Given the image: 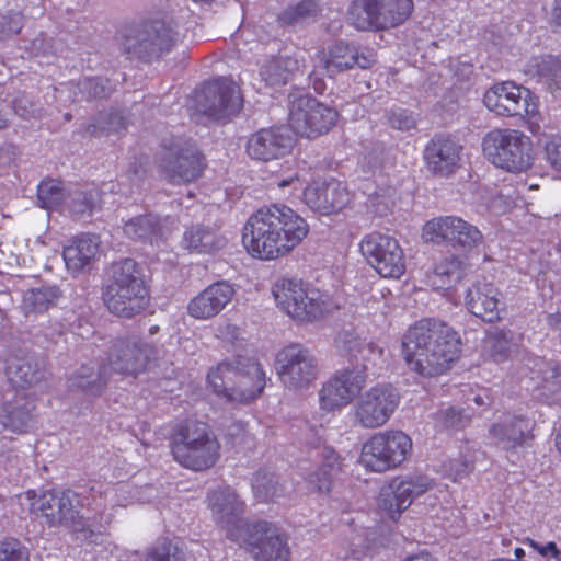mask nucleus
I'll list each match as a JSON object with an SVG mask.
<instances>
[{
	"label": "nucleus",
	"mask_w": 561,
	"mask_h": 561,
	"mask_svg": "<svg viewBox=\"0 0 561 561\" xmlns=\"http://www.w3.org/2000/svg\"><path fill=\"white\" fill-rule=\"evenodd\" d=\"M376 505L378 512L391 522H398L409 508L393 479L380 488Z\"/></svg>",
	"instance_id": "42"
},
{
	"label": "nucleus",
	"mask_w": 561,
	"mask_h": 561,
	"mask_svg": "<svg viewBox=\"0 0 561 561\" xmlns=\"http://www.w3.org/2000/svg\"><path fill=\"white\" fill-rule=\"evenodd\" d=\"M545 159L550 168L561 173V135L551 136L543 146Z\"/></svg>",
	"instance_id": "57"
},
{
	"label": "nucleus",
	"mask_w": 561,
	"mask_h": 561,
	"mask_svg": "<svg viewBox=\"0 0 561 561\" xmlns=\"http://www.w3.org/2000/svg\"><path fill=\"white\" fill-rule=\"evenodd\" d=\"M272 295L276 307L299 324L320 321L340 308L332 295L298 278H278L272 286Z\"/></svg>",
	"instance_id": "4"
},
{
	"label": "nucleus",
	"mask_w": 561,
	"mask_h": 561,
	"mask_svg": "<svg viewBox=\"0 0 561 561\" xmlns=\"http://www.w3.org/2000/svg\"><path fill=\"white\" fill-rule=\"evenodd\" d=\"M524 72L533 80L541 83L553 95L561 100V62L552 56H537L527 61Z\"/></svg>",
	"instance_id": "32"
},
{
	"label": "nucleus",
	"mask_w": 561,
	"mask_h": 561,
	"mask_svg": "<svg viewBox=\"0 0 561 561\" xmlns=\"http://www.w3.org/2000/svg\"><path fill=\"white\" fill-rule=\"evenodd\" d=\"M103 299L107 309L118 317L131 318L142 311L149 301L141 268L131 259L112 264Z\"/></svg>",
	"instance_id": "5"
},
{
	"label": "nucleus",
	"mask_w": 561,
	"mask_h": 561,
	"mask_svg": "<svg viewBox=\"0 0 561 561\" xmlns=\"http://www.w3.org/2000/svg\"><path fill=\"white\" fill-rule=\"evenodd\" d=\"M535 376L529 379L534 381L531 388L535 396L548 404L561 402V366L553 367L543 360H537Z\"/></svg>",
	"instance_id": "33"
},
{
	"label": "nucleus",
	"mask_w": 561,
	"mask_h": 561,
	"mask_svg": "<svg viewBox=\"0 0 561 561\" xmlns=\"http://www.w3.org/2000/svg\"><path fill=\"white\" fill-rule=\"evenodd\" d=\"M462 261L454 255L437 262L433 270L426 273V284L434 290L449 291L465 277Z\"/></svg>",
	"instance_id": "35"
},
{
	"label": "nucleus",
	"mask_w": 561,
	"mask_h": 561,
	"mask_svg": "<svg viewBox=\"0 0 561 561\" xmlns=\"http://www.w3.org/2000/svg\"><path fill=\"white\" fill-rule=\"evenodd\" d=\"M252 490L259 502H270L282 496L285 492L284 485L278 478L267 471H257L252 478Z\"/></svg>",
	"instance_id": "47"
},
{
	"label": "nucleus",
	"mask_w": 561,
	"mask_h": 561,
	"mask_svg": "<svg viewBox=\"0 0 561 561\" xmlns=\"http://www.w3.org/2000/svg\"><path fill=\"white\" fill-rule=\"evenodd\" d=\"M233 386L227 392V401L248 403L256 399L265 387V373L257 360L248 358L239 360L233 367Z\"/></svg>",
	"instance_id": "24"
},
{
	"label": "nucleus",
	"mask_w": 561,
	"mask_h": 561,
	"mask_svg": "<svg viewBox=\"0 0 561 561\" xmlns=\"http://www.w3.org/2000/svg\"><path fill=\"white\" fill-rule=\"evenodd\" d=\"M351 360L363 362L362 367L353 366L336 371L318 390V404L322 413H335L346 408L362 392L367 381L369 365H376L383 357V350L358 336L345 341Z\"/></svg>",
	"instance_id": "3"
},
{
	"label": "nucleus",
	"mask_w": 561,
	"mask_h": 561,
	"mask_svg": "<svg viewBox=\"0 0 561 561\" xmlns=\"http://www.w3.org/2000/svg\"><path fill=\"white\" fill-rule=\"evenodd\" d=\"M5 374L9 381L15 387H24L35 379V370L31 360L19 356H12L7 360Z\"/></svg>",
	"instance_id": "49"
},
{
	"label": "nucleus",
	"mask_w": 561,
	"mask_h": 561,
	"mask_svg": "<svg viewBox=\"0 0 561 561\" xmlns=\"http://www.w3.org/2000/svg\"><path fill=\"white\" fill-rule=\"evenodd\" d=\"M219 443L205 423L186 421L180 426L172 442L174 460L192 470H204L219 458Z\"/></svg>",
	"instance_id": "9"
},
{
	"label": "nucleus",
	"mask_w": 561,
	"mask_h": 561,
	"mask_svg": "<svg viewBox=\"0 0 561 561\" xmlns=\"http://www.w3.org/2000/svg\"><path fill=\"white\" fill-rule=\"evenodd\" d=\"M387 122L392 128L402 131L411 130L416 126L413 113L400 107L387 112Z\"/></svg>",
	"instance_id": "56"
},
{
	"label": "nucleus",
	"mask_w": 561,
	"mask_h": 561,
	"mask_svg": "<svg viewBox=\"0 0 561 561\" xmlns=\"http://www.w3.org/2000/svg\"><path fill=\"white\" fill-rule=\"evenodd\" d=\"M13 110L23 118H39L42 116V110L36 107L26 95H21L13 101Z\"/></svg>",
	"instance_id": "63"
},
{
	"label": "nucleus",
	"mask_w": 561,
	"mask_h": 561,
	"mask_svg": "<svg viewBox=\"0 0 561 561\" xmlns=\"http://www.w3.org/2000/svg\"><path fill=\"white\" fill-rule=\"evenodd\" d=\"M483 105L501 117L520 116L531 133H536L541 123L537 96L514 81L494 83L483 93Z\"/></svg>",
	"instance_id": "10"
},
{
	"label": "nucleus",
	"mask_w": 561,
	"mask_h": 561,
	"mask_svg": "<svg viewBox=\"0 0 561 561\" xmlns=\"http://www.w3.org/2000/svg\"><path fill=\"white\" fill-rule=\"evenodd\" d=\"M439 419L445 427L458 428L469 423L470 415L460 409L449 407L439 412Z\"/></svg>",
	"instance_id": "59"
},
{
	"label": "nucleus",
	"mask_w": 561,
	"mask_h": 561,
	"mask_svg": "<svg viewBox=\"0 0 561 561\" xmlns=\"http://www.w3.org/2000/svg\"><path fill=\"white\" fill-rule=\"evenodd\" d=\"M538 187V184H529L528 186L523 184L517 191L518 196L516 198H513L508 194L501 193L492 196L490 202L486 203V207L494 215L504 214L512 207V205L518 206L519 201L524 202L523 195L526 191L537 190Z\"/></svg>",
	"instance_id": "54"
},
{
	"label": "nucleus",
	"mask_w": 561,
	"mask_h": 561,
	"mask_svg": "<svg viewBox=\"0 0 561 561\" xmlns=\"http://www.w3.org/2000/svg\"><path fill=\"white\" fill-rule=\"evenodd\" d=\"M232 376L233 366L229 363H221L210 369L207 375V382L215 393L227 400V392H229L230 389L228 382L232 381Z\"/></svg>",
	"instance_id": "52"
},
{
	"label": "nucleus",
	"mask_w": 561,
	"mask_h": 561,
	"mask_svg": "<svg viewBox=\"0 0 561 561\" xmlns=\"http://www.w3.org/2000/svg\"><path fill=\"white\" fill-rule=\"evenodd\" d=\"M299 69V62L293 58H271L260 67V77L270 87L285 84L294 71Z\"/></svg>",
	"instance_id": "43"
},
{
	"label": "nucleus",
	"mask_w": 561,
	"mask_h": 561,
	"mask_svg": "<svg viewBox=\"0 0 561 561\" xmlns=\"http://www.w3.org/2000/svg\"><path fill=\"white\" fill-rule=\"evenodd\" d=\"M511 344L507 334L503 330L490 331L483 342V351L495 362L507 357Z\"/></svg>",
	"instance_id": "51"
},
{
	"label": "nucleus",
	"mask_w": 561,
	"mask_h": 561,
	"mask_svg": "<svg viewBox=\"0 0 561 561\" xmlns=\"http://www.w3.org/2000/svg\"><path fill=\"white\" fill-rule=\"evenodd\" d=\"M59 298V290L55 286L31 288L23 295L22 308L26 314L45 312L54 306Z\"/></svg>",
	"instance_id": "44"
},
{
	"label": "nucleus",
	"mask_w": 561,
	"mask_h": 561,
	"mask_svg": "<svg viewBox=\"0 0 561 561\" xmlns=\"http://www.w3.org/2000/svg\"><path fill=\"white\" fill-rule=\"evenodd\" d=\"M484 158L512 173L528 171L534 163L533 144L523 131L511 128H494L481 141Z\"/></svg>",
	"instance_id": "7"
},
{
	"label": "nucleus",
	"mask_w": 561,
	"mask_h": 561,
	"mask_svg": "<svg viewBox=\"0 0 561 561\" xmlns=\"http://www.w3.org/2000/svg\"><path fill=\"white\" fill-rule=\"evenodd\" d=\"M465 306L473 316L492 322L500 318L499 290L486 282H477L466 294Z\"/></svg>",
	"instance_id": "30"
},
{
	"label": "nucleus",
	"mask_w": 561,
	"mask_h": 561,
	"mask_svg": "<svg viewBox=\"0 0 561 561\" xmlns=\"http://www.w3.org/2000/svg\"><path fill=\"white\" fill-rule=\"evenodd\" d=\"M306 181L298 172H291L275 181L276 186L289 197H302L306 205L321 215H331L343 210L352 199L346 186L335 180L312 182L305 186Z\"/></svg>",
	"instance_id": "8"
},
{
	"label": "nucleus",
	"mask_w": 561,
	"mask_h": 561,
	"mask_svg": "<svg viewBox=\"0 0 561 561\" xmlns=\"http://www.w3.org/2000/svg\"><path fill=\"white\" fill-rule=\"evenodd\" d=\"M296 139L286 127L263 128L251 135L247 142V153L259 161L279 159L295 147Z\"/></svg>",
	"instance_id": "23"
},
{
	"label": "nucleus",
	"mask_w": 561,
	"mask_h": 561,
	"mask_svg": "<svg viewBox=\"0 0 561 561\" xmlns=\"http://www.w3.org/2000/svg\"><path fill=\"white\" fill-rule=\"evenodd\" d=\"M159 167L171 183L180 184L197 180L205 162L195 144L178 137L163 144Z\"/></svg>",
	"instance_id": "15"
},
{
	"label": "nucleus",
	"mask_w": 561,
	"mask_h": 561,
	"mask_svg": "<svg viewBox=\"0 0 561 561\" xmlns=\"http://www.w3.org/2000/svg\"><path fill=\"white\" fill-rule=\"evenodd\" d=\"M226 240L215 231L199 225L187 228L183 234L182 245L196 253H211L221 249Z\"/></svg>",
	"instance_id": "39"
},
{
	"label": "nucleus",
	"mask_w": 561,
	"mask_h": 561,
	"mask_svg": "<svg viewBox=\"0 0 561 561\" xmlns=\"http://www.w3.org/2000/svg\"><path fill=\"white\" fill-rule=\"evenodd\" d=\"M178 41V33L171 22L153 21L140 34L139 47L150 55L168 51Z\"/></svg>",
	"instance_id": "36"
},
{
	"label": "nucleus",
	"mask_w": 561,
	"mask_h": 561,
	"mask_svg": "<svg viewBox=\"0 0 561 561\" xmlns=\"http://www.w3.org/2000/svg\"><path fill=\"white\" fill-rule=\"evenodd\" d=\"M243 335L244 331L240 327L229 322L219 325L216 332V336L229 345L239 344L244 340Z\"/></svg>",
	"instance_id": "62"
},
{
	"label": "nucleus",
	"mask_w": 561,
	"mask_h": 561,
	"mask_svg": "<svg viewBox=\"0 0 561 561\" xmlns=\"http://www.w3.org/2000/svg\"><path fill=\"white\" fill-rule=\"evenodd\" d=\"M48 527H67L73 531L83 530L85 522L80 514V497L70 490L56 492L45 524Z\"/></svg>",
	"instance_id": "28"
},
{
	"label": "nucleus",
	"mask_w": 561,
	"mask_h": 561,
	"mask_svg": "<svg viewBox=\"0 0 561 561\" xmlns=\"http://www.w3.org/2000/svg\"><path fill=\"white\" fill-rule=\"evenodd\" d=\"M174 224L170 218L160 219L154 215L138 216L125 224L124 233L130 239L158 243L172 231Z\"/></svg>",
	"instance_id": "31"
},
{
	"label": "nucleus",
	"mask_w": 561,
	"mask_h": 561,
	"mask_svg": "<svg viewBox=\"0 0 561 561\" xmlns=\"http://www.w3.org/2000/svg\"><path fill=\"white\" fill-rule=\"evenodd\" d=\"M154 355L153 347L148 343H127L116 346L110 354L107 363L104 364L98 375L90 368L83 367L80 373L71 378V386L83 391L99 393L105 378L116 373L123 377L136 378L146 373Z\"/></svg>",
	"instance_id": "6"
},
{
	"label": "nucleus",
	"mask_w": 561,
	"mask_h": 561,
	"mask_svg": "<svg viewBox=\"0 0 561 561\" xmlns=\"http://www.w3.org/2000/svg\"><path fill=\"white\" fill-rule=\"evenodd\" d=\"M208 508L214 522L225 531L226 537L238 542L245 533V528L252 527L243 518L245 503L230 486H218L207 495Z\"/></svg>",
	"instance_id": "18"
},
{
	"label": "nucleus",
	"mask_w": 561,
	"mask_h": 561,
	"mask_svg": "<svg viewBox=\"0 0 561 561\" xmlns=\"http://www.w3.org/2000/svg\"><path fill=\"white\" fill-rule=\"evenodd\" d=\"M412 453V439L402 431L373 434L360 448L359 465L367 471L383 473L400 467Z\"/></svg>",
	"instance_id": "11"
},
{
	"label": "nucleus",
	"mask_w": 561,
	"mask_h": 561,
	"mask_svg": "<svg viewBox=\"0 0 561 561\" xmlns=\"http://www.w3.org/2000/svg\"><path fill=\"white\" fill-rule=\"evenodd\" d=\"M149 490L148 488L140 490L127 484L106 486L104 491L99 493L98 497H94L91 511L95 517H99L100 523L108 524L118 507L125 508L135 503L147 501L142 493Z\"/></svg>",
	"instance_id": "27"
},
{
	"label": "nucleus",
	"mask_w": 561,
	"mask_h": 561,
	"mask_svg": "<svg viewBox=\"0 0 561 561\" xmlns=\"http://www.w3.org/2000/svg\"><path fill=\"white\" fill-rule=\"evenodd\" d=\"M370 64V59L364 56H359L357 48L354 45L339 42L328 48V50L320 51L317 55V64L311 78H314L313 88L317 92L322 93L324 90V83L318 80V76L323 72L330 77L333 75L350 69L357 65L360 68H367Z\"/></svg>",
	"instance_id": "22"
},
{
	"label": "nucleus",
	"mask_w": 561,
	"mask_h": 561,
	"mask_svg": "<svg viewBox=\"0 0 561 561\" xmlns=\"http://www.w3.org/2000/svg\"><path fill=\"white\" fill-rule=\"evenodd\" d=\"M474 456L469 446H465L457 454L451 455L443 463V474L454 482L466 478L473 469Z\"/></svg>",
	"instance_id": "46"
},
{
	"label": "nucleus",
	"mask_w": 561,
	"mask_h": 561,
	"mask_svg": "<svg viewBox=\"0 0 561 561\" xmlns=\"http://www.w3.org/2000/svg\"><path fill=\"white\" fill-rule=\"evenodd\" d=\"M38 201L43 208H58L66 202V194L62 185L57 180L41 182L37 188Z\"/></svg>",
	"instance_id": "50"
},
{
	"label": "nucleus",
	"mask_w": 561,
	"mask_h": 561,
	"mask_svg": "<svg viewBox=\"0 0 561 561\" xmlns=\"http://www.w3.org/2000/svg\"><path fill=\"white\" fill-rule=\"evenodd\" d=\"M412 11V0H355L347 22L359 31L389 30L403 24Z\"/></svg>",
	"instance_id": "12"
},
{
	"label": "nucleus",
	"mask_w": 561,
	"mask_h": 561,
	"mask_svg": "<svg viewBox=\"0 0 561 561\" xmlns=\"http://www.w3.org/2000/svg\"><path fill=\"white\" fill-rule=\"evenodd\" d=\"M236 289L226 280L210 284L187 304L190 317L196 320H209L219 314L232 300Z\"/></svg>",
	"instance_id": "25"
},
{
	"label": "nucleus",
	"mask_w": 561,
	"mask_h": 561,
	"mask_svg": "<svg viewBox=\"0 0 561 561\" xmlns=\"http://www.w3.org/2000/svg\"><path fill=\"white\" fill-rule=\"evenodd\" d=\"M531 422L519 415L503 413L489 428V439L502 449L511 450L525 445L530 438Z\"/></svg>",
	"instance_id": "26"
},
{
	"label": "nucleus",
	"mask_w": 561,
	"mask_h": 561,
	"mask_svg": "<svg viewBox=\"0 0 561 561\" xmlns=\"http://www.w3.org/2000/svg\"><path fill=\"white\" fill-rule=\"evenodd\" d=\"M426 243H448L454 247L472 249L483 239L481 231L472 224L458 216H438L427 220L421 232Z\"/></svg>",
	"instance_id": "19"
},
{
	"label": "nucleus",
	"mask_w": 561,
	"mask_h": 561,
	"mask_svg": "<svg viewBox=\"0 0 561 561\" xmlns=\"http://www.w3.org/2000/svg\"><path fill=\"white\" fill-rule=\"evenodd\" d=\"M341 469V457L334 449L324 447L321 451V465L308 474L307 481L318 492L329 493Z\"/></svg>",
	"instance_id": "37"
},
{
	"label": "nucleus",
	"mask_w": 561,
	"mask_h": 561,
	"mask_svg": "<svg viewBox=\"0 0 561 561\" xmlns=\"http://www.w3.org/2000/svg\"><path fill=\"white\" fill-rule=\"evenodd\" d=\"M56 492L51 490H27L16 496L19 514L31 516L45 524Z\"/></svg>",
	"instance_id": "38"
},
{
	"label": "nucleus",
	"mask_w": 561,
	"mask_h": 561,
	"mask_svg": "<svg viewBox=\"0 0 561 561\" xmlns=\"http://www.w3.org/2000/svg\"><path fill=\"white\" fill-rule=\"evenodd\" d=\"M461 340L447 323L437 319H421L401 339V355L409 368L422 377L444 374L459 357Z\"/></svg>",
	"instance_id": "2"
},
{
	"label": "nucleus",
	"mask_w": 561,
	"mask_h": 561,
	"mask_svg": "<svg viewBox=\"0 0 561 561\" xmlns=\"http://www.w3.org/2000/svg\"><path fill=\"white\" fill-rule=\"evenodd\" d=\"M23 18L20 12H11L8 15H0V41L18 34L23 26Z\"/></svg>",
	"instance_id": "61"
},
{
	"label": "nucleus",
	"mask_w": 561,
	"mask_h": 561,
	"mask_svg": "<svg viewBox=\"0 0 561 561\" xmlns=\"http://www.w3.org/2000/svg\"><path fill=\"white\" fill-rule=\"evenodd\" d=\"M528 545L537 551L546 561H561V550L553 541L539 543L533 539H527Z\"/></svg>",
	"instance_id": "64"
},
{
	"label": "nucleus",
	"mask_w": 561,
	"mask_h": 561,
	"mask_svg": "<svg viewBox=\"0 0 561 561\" xmlns=\"http://www.w3.org/2000/svg\"><path fill=\"white\" fill-rule=\"evenodd\" d=\"M237 543L257 561H290L287 538L268 522L252 523Z\"/></svg>",
	"instance_id": "20"
},
{
	"label": "nucleus",
	"mask_w": 561,
	"mask_h": 561,
	"mask_svg": "<svg viewBox=\"0 0 561 561\" xmlns=\"http://www.w3.org/2000/svg\"><path fill=\"white\" fill-rule=\"evenodd\" d=\"M275 370L283 386L290 391L308 389L319 376L317 358L309 348L298 343L286 345L277 352Z\"/></svg>",
	"instance_id": "13"
},
{
	"label": "nucleus",
	"mask_w": 561,
	"mask_h": 561,
	"mask_svg": "<svg viewBox=\"0 0 561 561\" xmlns=\"http://www.w3.org/2000/svg\"><path fill=\"white\" fill-rule=\"evenodd\" d=\"M197 110L213 119H224L242 107L240 88L229 79H220L203 88L196 96Z\"/></svg>",
	"instance_id": "21"
},
{
	"label": "nucleus",
	"mask_w": 561,
	"mask_h": 561,
	"mask_svg": "<svg viewBox=\"0 0 561 561\" xmlns=\"http://www.w3.org/2000/svg\"><path fill=\"white\" fill-rule=\"evenodd\" d=\"M0 561H30L28 549L18 539L0 541Z\"/></svg>",
	"instance_id": "55"
},
{
	"label": "nucleus",
	"mask_w": 561,
	"mask_h": 561,
	"mask_svg": "<svg viewBox=\"0 0 561 561\" xmlns=\"http://www.w3.org/2000/svg\"><path fill=\"white\" fill-rule=\"evenodd\" d=\"M354 417L363 428L383 426L400 403L398 391L389 383H378L358 394Z\"/></svg>",
	"instance_id": "17"
},
{
	"label": "nucleus",
	"mask_w": 561,
	"mask_h": 561,
	"mask_svg": "<svg viewBox=\"0 0 561 561\" xmlns=\"http://www.w3.org/2000/svg\"><path fill=\"white\" fill-rule=\"evenodd\" d=\"M393 481L409 507L414 501L433 491L436 485L432 477L419 472L397 477Z\"/></svg>",
	"instance_id": "41"
},
{
	"label": "nucleus",
	"mask_w": 561,
	"mask_h": 561,
	"mask_svg": "<svg viewBox=\"0 0 561 561\" xmlns=\"http://www.w3.org/2000/svg\"><path fill=\"white\" fill-rule=\"evenodd\" d=\"M366 262L385 278H399L405 272V257L399 241L387 233H366L358 243Z\"/></svg>",
	"instance_id": "16"
},
{
	"label": "nucleus",
	"mask_w": 561,
	"mask_h": 561,
	"mask_svg": "<svg viewBox=\"0 0 561 561\" xmlns=\"http://www.w3.org/2000/svg\"><path fill=\"white\" fill-rule=\"evenodd\" d=\"M184 552L178 542L163 540L157 543L140 561H184Z\"/></svg>",
	"instance_id": "53"
},
{
	"label": "nucleus",
	"mask_w": 561,
	"mask_h": 561,
	"mask_svg": "<svg viewBox=\"0 0 561 561\" xmlns=\"http://www.w3.org/2000/svg\"><path fill=\"white\" fill-rule=\"evenodd\" d=\"M100 240L93 234H81L64 248L62 256L67 270L72 273L82 272L95 259Z\"/></svg>",
	"instance_id": "34"
},
{
	"label": "nucleus",
	"mask_w": 561,
	"mask_h": 561,
	"mask_svg": "<svg viewBox=\"0 0 561 561\" xmlns=\"http://www.w3.org/2000/svg\"><path fill=\"white\" fill-rule=\"evenodd\" d=\"M124 118L119 114H111L107 116L106 122L103 118L98 124H90L88 131L93 135H100L102 133H118L124 128Z\"/></svg>",
	"instance_id": "60"
},
{
	"label": "nucleus",
	"mask_w": 561,
	"mask_h": 561,
	"mask_svg": "<svg viewBox=\"0 0 561 561\" xmlns=\"http://www.w3.org/2000/svg\"><path fill=\"white\" fill-rule=\"evenodd\" d=\"M337 113L302 91L289 95V125L293 130L307 138H316L335 124Z\"/></svg>",
	"instance_id": "14"
},
{
	"label": "nucleus",
	"mask_w": 561,
	"mask_h": 561,
	"mask_svg": "<svg viewBox=\"0 0 561 561\" xmlns=\"http://www.w3.org/2000/svg\"><path fill=\"white\" fill-rule=\"evenodd\" d=\"M370 547L369 531L362 526H350L337 538V553L343 558L360 559Z\"/></svg>",
	"instance_id": "40"
},
{
	"label": "nucleus",
	"mask_w": 561,
	"mask_h": 561,
	"mask_svg": "<svg viewBox=\"0 0 561 561\" xmlns=\"http://www.w3.org/2000/svg\"><path fill=\"white\" fill-rule=\"evenodd\" d=\"M67 207L72 214L84 215L91 214L95 207L92 194L79 192L72 196H66Z\"/></svg>",
	"instance_id": "58"
},
{
	"label": "nucleus",
	"mask_w": 561,
	"mask_h": 561,
	"mask_svg": "<svg viewBox=\"0 0 561 561\" xmlns=\"http://www.w3.org/2000/svg\"><path fill=\"white\" fill-rule=\"evenodd\" d=\"M30 421L31 408L26 403L23 405L7 404L0 413L1 424L13 433L25 432Z\"/></svg>",
	"instance_id": "48"
},
{
	"label": "nucleus",
	"mask_w": 561,
	"mask_h": 561,
	"mask_svg": "<svg viewBox=\"0 0 561 561\" xmlns=\"http://www.w3.org/2000/svg\"><path fill=\"white\" fill-rule=\"evenodd\" d=\"M461 147L451 138H433L424 150L427 168L436 174L447 175L454 171L460 160Z\"/></svg>",
	"instance_id": "29"
},
{
	"label": "nucleus",
	"mask_w": 561,
	"mask_h": 561,
	"mask_svg": "<svg viewBox=\"0 0 561 561\" xmlns=\"http://www.w3.org/2000/svg\"><path fill=\"white\" fill-rule=\"evenodd\" d=\"M319 13V5L313 0H302L285 8L277 16L282 26H297L313 20Z\"/></svg>",
	"instance_id": "45"
},
{
	"label": "nucleus",
	"mask_w": 561,
	"mask_h": 561,
	"mask_svg": "<svg viewBox=\"0 0 561 561\" xmlns=\"http://www.w3.org/2000/svg\"><path fill=\"white\" fill-rule=\"evenodd\" d=\"M308 233L309 225L302 216L286 205L273 204L248 219L242 242L251 256L274 261L290 254Z\"/></svg>",
	"instance_id": "1"
}]
</instances>
